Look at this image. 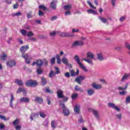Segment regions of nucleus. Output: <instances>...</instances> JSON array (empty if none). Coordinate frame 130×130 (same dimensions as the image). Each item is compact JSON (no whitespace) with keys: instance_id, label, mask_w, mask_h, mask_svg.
I'll return each mask as SVG.
<instances>
[{"instance_id":"f257e3e1","label":"nucleus","mask_w":130,"mask_h":130,"mask_svg":"<svg viewBox=\"0 0 130 130\" xmlns=\"http://www.w3.org/2000/svg\"><path fill=\"white\" fill-rule=\"evenodd\" d=\"M28 49H29V46L27 45H24L20 48V51L22 53V57L25 59L26 63L29 64L31 61V59H32V57L27 53L24 54L25 52L27 51Z\"/></svg>"},{"instance_id":"f03ea898","label":"nucleus","mask_w":130,"mask_h":130,"mask_svg":"<svg viewBox=\"0 0 130 130\" xmlns=\"http://www.w3.org/2000/svg\"><path fill=\"white\" fill-rule=\"evenodd\" d=\"M60 106L62 108L63 113L65 116L70 115V110L66 107L64 103H63L62 101H60Z\"/></svg>"},{"instance_id":"7ed1b4c3","label":"nucleus","mask_w":130,"mask_h":130,"mask_svg":"<svg viewBox=\"0 0 130 130\" xmlns=\"http://www.w3.org/2000/svg\"><path fill=\"white\" fill-rule=\"evenodd\" d=\"M74 59H75L77 63L78 64L79 67L83 70V71H84V72H88V69L86 68V67L84 66L82 62H81V61H80V58L79 57V56L78 55H75L74 57Z\"/></svg>"},{"instance_id":"20e7f679","label":"nucleus","mask_w":130,"mask_h":130,"mask_svg":"<svg viewBox=\"0 0 130 130\" xmlns=\"http://www.w3.org/2000/svg\"><path fill=\"white\" fill-rule=\"evenodd\" d=\"M26 85L27 87H35V86H37V82L33 80H29L26 83Z\"/></svg>"},{"instance_id":"39448f33","label":"nucleus","mask_w":130,"mask_h":130,"mask_svg":"<svg viewBox=\"0 0 130 130\" xmlns=\"http://www.w3.org/2000/svg\"><path fill=\"white\" fill-rule=\"evenodd\" d=\"M84 45V42L82 41H76L72 45V47H77V46H81Z\"/></svg>"},{"instance_id":"423d86ee","label":"nucleus","mask_w":130,"mask_h":130,"mask_svg":"<svg viewBox=\"0 0 130 130\" xmlns=\"http://www.w3.org/2000/svg\"><path fill=\"white\" fill-rule=\"evenodd\" d=\"M84 45V42L82 41H76L72 45V47H77V46H81Z\"/></svg>"},{"instance_id":"0eeeda50","label":"nucleus","mask_w":130,"mask_h":130,"mask_svg":"<svg viewBox=\"0 0 130 130\" xmlns=\"http://www.w3.org/2000/svg\"><path fill=\"white\" fill-rule=\"evenodd\" d=\"M108 107H110L111 108H112L113 109H115V110H116V111L119 112L120 111V109L116 106L115 104L111 103H109L108 104Z\"/></svg>"},{"instance_id":"6e6552de","label":"nucleus","mask_w":130,"mask_h":130,"mask_svg":"<svg viewBox=\"0 0 130 130\" xmlns=\"http://www.w3.org/2000/svg\"><path fill=\"white\" fill-rule=\"evenodd\" d=\"M91 112H92L96 119H97L98 120H99L100 118V116L99 115V112L96 110L91 109Z\"/></svg>"},{"instance_id":"1a4fd4ad","label":"nucleus","mask_w":130,"mask_h":130,"mask_svg":"<svg viewBox=\"0 0 130 130\" xmlns=\"http://www.w3.org/2000/svg\"><path fill=\"white\" fill-rule=\"evenodd\" d=\"M7 66L9 68H13L16 66V61L15 60H10L7 62Z\"/></svg>"},{"instance_id":"9d476101","label":"nucleus","mask_w":130,"mask_h":130,"mask_svg":"<svg viewBox=\"0 0 130 130\" xmlns=\"http://www.w3.org/2000/svg\"><path fill=\"white\" fill-rule=\"evenodd\" d=\"M35 64L37 65V67H39V68H41V67H42V65L43 64V62L42 60L38 59L36 62H34L32 64V66H34Z\"/></svg>"},{"instance_id":"9b49d317","label":"nucleus","mask_w":130,"mask_h":130,"mask_svg":"<svg viewBox=\"0 0 130 130\" xmlns=\"http://www.w3.org/2000/svg\"><path fill=\"white\" fill-rule=\"evenodd\" d=\"M60 35L62 37H74L75 36V35L71 32H62Z\"/></svg>"},{"instance_id":"f8f14e48","label":"nucleus","mask_w":130,"mask_h":130,"mask_svg":"<svg viewBox=\"0 0 130 130\" xmlns=\"http://www.w3.org/2000/svg\"><path fill=\"white\" fill-rule=\"evenodd\" d=\"M83 80H85L84 76H79L76 79L75 81L79 84V85H81V84H82L81 81H83Z\"/></svg>"},{"instance_id":"ddd939ff","label":"nucleus","mask_w":130,"mask_h":130,"mask_svg":"<svg viewBox=\"0 0 130 130\" xmlns=\"http://www.w3.org/2000/svg\"><path fill=\"white\" fill-rule=\"evenodd\" d=\"M20 101L22 103H29V101H30V99H29L28 98L23 97V98H20Z\"/></svg>"},{"instance_id":"4468645a","label":"nucleus","mask_w":130,"mask_h":130,"mask_svg":"<svg viewBox=\"0 0 130 130\" xmlns=\"http://www.w3.org/2000/svg\"><path fill=\"white\" fill-rule=\"evenodd\" d=\"M50 8L51 9V10H56V2L55 1H53L52 2H51Z\"/></svg>"},{"instance_id":"2eb2a0df","label":"nucleus","mask_w":130,"mask_h":130,"mask_svg":"<svg viewBox=\"0 0 130 130\" xmlns=\"http://www.w3.org/2000/svg\"><path fill=\"white\" fill-rule=\"evenodd\" d=\"M58 98H63V91L61 89H58L57 91Z\"/></svg>"},{"instance_id":"dca6fc26","label":"nucleus","mask_w":130,"mask_h":130,"mask_svg":"<svg viewBox=\"0 0 130 130\" xmlns=\"http://www.w3.org/2000/svg\"><path fill=\"white\" fill-rule=\"evenodd\" d=\"M91 86L94 89H95L96 90H99V89H101V88H102V86L101 85V84L92 83Z\"/></svg>"},{"instance_id":"f3484780","label":"nucleus","mask_w":130,"mask_h":130,"mask_svg":"<svg viewBox=\"0 0 130 130\" xmlns=\"http://www.w3.org/2000/svg\"><path fill=\"white\" fill-rule=\"evenodd\" d=\"M39 116V113H34L30 114V119L32 121L34 119V118H36V117H38Z\"/></svg>"},{"instance_id":"a211bd4d","label":"nucleus","mask_w":130,"mask_h":130,"mask_svg":"<svg viewBox=\"0 0 130 130\" xmlns=\"http://www.w3.org/2000/svg\"><path fill=\"white\" fill-rule=\"evenodd\" d=\"M87 92L88 96H92L95 93V90L92 88H89L87 90Z\"/></svg>"},{"instance_id":"6ab92c4d","label":"nucleus","mask_w":130,"mask_h":130,"mask_svg":"<svg viewBox=\"0 0 130 130\" xmlns=\"http://www.w3.org/2000/svg\"><path fill=\"white\" fill-rule=\"evenodd\" d=\"M87 56L88 58H90V59H94V54L91 51L87 52Z\"/></svg>"},{"instance_id":"aec40b11","label":"nucleus","mask_w":130,"mask_h":130,"mask_svg":"<svg viewBox=\"0 0 130 130\" xmlns=\"http://www.w3.org/2000/svg\"><path fill=\"white\" fill-rule=\"evenodd\" d=\"M61 61L64 63V64L69 66V60H68V58L66 57H63L61 58Z\"/></svg>"},{"instance_id":"412c9836","label":"nucleus","mask_w":130,"mask_h":130,"mask_svg":"<svg viewBox=\"0 0 130 130\" xmlns=\"http://www.w3.org/2000/svg\"><path fill=\"white\" fill-rule=\"evenodd\" d=\"M98 59L100 61H102L104 59V57H103V54L101 53H99L97 54Z\"/></svg>"},{"instance_id":"4be33fe9","label":"nucleus","mask_w":130,"mask_h":130,"mask_svg":"<svg viewBox=\"0 0 130 130\" xmlns=\"http://www.w3.org/2000/svg\"><path fill=\"white\" fill-rule=\"evenodd\" d=\"M14 94L13 93L11 94V99L10 102V106L11 108H14V106H13V102L14 101Z\"/></svg>"},{"instance_id":"5701e85b","label":"nucleus","mask_w":130,"mask_h":130,"mask_svg":"<svg viewBox=\"0 0 130 130\" xmlns=\"http://www.w3.org/2000/svg\"><path fill=\"white\" fill-rule=\"evenodd\" d=\"M81 109V107L80 105H75L74 107V112L76 113H79L80 112V110Z\"/></svg>"},{"instance_id":"b1692460","label":"nucleus","mask_w":130,"mask_h":130,"mask_svg":"<svg viewBox=\"0 0 130 130\" xmlns=\"http://www.w3.org/2000/svg\"><path fill=\"white\" fill-rule=\"evenodd\" d=\"M56 59L57 60V63L58 64H60L61 63V59H60V55L59 54H56Z\"/></svg>"},{"instance_id":"393cba45","label":"nucleus","mask_w":130,"mask_h":130,"mask_svg":"<svg viewBox=\"0 0 130 130\" xmlns=\"http://www.w3.org/2000/svg\"><path fill=\"white\" fill-rule=\"evenodd\" d=\"M21 92H23L24 95H25V94H26V93H27V91L26 90V89H25L24 88L20 87L18 89L17 93H21Z\"/></svg>"},{"instance_id":"a878e982","label":"nucleus","mask_w":130,"mask_h":130,"mask_svg":"<svg viewBox=\"0 0 130 130\" xmlns=\"http://www.w3.org/2000/svg\"><path fill=\"white\" fill-rule=\"evenodd\" d=\"M129 76V74H125L121 79V81L124 82V81H126V80H127V78H128Z\"/></svg>"},{"instance_id":"bb28decb","label":"nucleus","mask_w":130,"mask_h":130,"mask_svg":"<svg viewBox=\"0 0 130 130\" xmlns=\"http://www.w3.org/2000/svg\"><path fill=\"white\" fill-rule=\"evenodd\" d=\"M15 83L18 85V86H23V81L20 79H16L15 80Z\"/></svg>"},{"instance_id":"cd10ccee","label":"nucleus","mask_w":130,"mask_h":130,"mask_svg":"<svg viewBox=\"0 0 130 130\" xmlns=\"http://www.w3.org/2000/svg\"><path fill=\"white\" fill-rule=\"evenodd\" d=\"M47 83V81H46V79L44 77L41 78V85L42 86H45L46 85V83Z\"/></svg>"},{"instance_id":"c85d7f7f","label":"nucleus","mask_w":130,"mask_h":130,"mask_svg":"<svg viewBox=\"0 0 130 130\" xmlns=\"http://www.w3.org/2000/svg\"><path fill=\"white\" fill-rule=\"evenodd\" d=\"M7 57L8 56L7 55V54L3 53V54L0 56V58L1 60L4 61V60H6V59H7Z\"/></svg>"},{"instance_id":"c756f323","label":"nucleus","mask_w":130,"mask_h":130,"mask_svg":"<svg viewBox=\"0 0 130 130\" xmlns=\"http://www.w3.org/2000/svg\"><path fill=\"white\" fill-rule=\"evenodd\" d=\"M39 115H40V117H42V118H45V117H46V114H45V113L43 111H40L39 112Z\"/></svg>"},{"instance_id":"7c9ffc66","label":"nucleus","mask_w":130,"mask_h":130,"mask_svg":"<svg viewBox=\"0 0 130 130\" xmlns=\"http://www.w3.org/2000/svg\"><path fill=\"white\" fill-rule=\"evenodd\" d=\"M82 60H84L87 63H89V64H91V66H93V61L91 60L90 59H86L85 58H82Z\"/></svg>"},{"instance_id":"2f4dec72","label":"nucleus","mask_w":130,"mask_h":130,"mask_svg":"<svg viewBox=\"0 0 130 130\" xmlns=\"http://www.w3.org/2000/svg\"><path fill=\"white\" fill-rule=\"evenodd\" d=\"M63 9L66 11H70L71 10H72V6L70 5H65L63 7Z\"/></svg>"},{"instance_id":"473e14b6","label":"nucleus","mask_w":130,"mask_h":130,"mask_svg":"<svg viewBox=\"0 0 130 130\" xmlns=\"http://www.w3.org/2000/svg\"><path fill=\"white\" fill-rule=\"evenodd\" d=\"M87 13H88V14H92V15H96L97 14V11H94L91 9H88L87 10Z\"/></svg>"},{"instance_id":"72a5a7b5","label":"nucleus","mask_w":130,"mask_h":130,"mask_svg":"<svg viewBox=\"0 0 130 130\" xmlns=\"http://www.w3.org/2000/svg\"><path fill=\"white\" fill-rule=\"evenodd\" d=\"M56 75V73H55V72H53V71L51 70L50 74L49 75V77L50 78H53V77H54V76H55Z\"/></svg>"},{"instance_id":"f704fd0d","label":"nucleus","mask_w":130,"mask_h":130,"mask_svg":"<svg viewBox=\"0 0 130 130\" xmlns=\"http://www.w3.org/2000/svg\"><path fill=\"white\" fill-rule=\"evenodd\" d=\"M38 75H41L43 73V70L41 69V68H39L37 69L36 71Z\"/></svg>"},{"instance_id":"c9c22d12","label":"nucleus","mask_w":130,"mask_h":130,"mask_svg":"<svg viewBox=\"0 0 130 130\" xmlns=\"http://www.w3.org/2000/svg\"><path fill=\"white\" fill-rule=\"evenodd\" d=\"M99 19L100 20V21H101V22H102L103 23H106V22H107V19H106V18H103L101 16H99Z\"/></svg>"},{"instance_id":"e433bc0d","label":"nucleus","mask_w":130,"mask_h":130,"mask_svg":"<svg viewBox=\"0 0 130 130\" xmlns=\"http://www.w3.org/2000/svg\"><path fill=\"white\" fill-rule=\"evenodd\" d=\"M115 116L117 119H118L119 120H121V118L122 117V115L121 114H116L115 115Z\"/></svg>"},{"instance_id":"4c0bfd02","label":"nucleus","mask_w":130,"mask_h":130,"mask_svg":"<svg viewBox=\"0 0 130 130\" xmlns=\"http://www.w3.org/2000/svg\"><path fill=\"white\" fill-rule=\"evenodd\" d=\"M35 101L36 102H38V103H42V101H43V100L41 98L39 97H36Z\"/></svg>"},{"instance_id":"58836bf2","label":"nucleus","mask_w":130,"mask_h":130,"mask_svg":"<svg viewBox=\"0 0 130 130\" xmlns=\"http://www.w3.org/2000/svg\"><path fill=\"white\" fill-rule=\"evenodd\" d=\"M12 15L13 17H19V16H22V13L18 12L16 13H12Z\"/></svg>"},{"instance_id":"ea45409f","label":"nucleus","mask_w":130,"mask_h":130,"mask_svg":"<svg viewBox=\"0 0 130 130\" xmlns=\"http://www.w3.org/2000/svg\"><path fill=\"white\" fill-rule=\"evenodd\" d=\"M55 124H56V121L53 120L51 121V125L52 128H55L56 127Z\"/></svg>"},{"instance_id":"a19ab883","label":"nucleus","mask_w":130,"mask_h":130,"mask_svg":"<svg viewBox=\"0 0 130 130\" xmlns=\"http://www.w3.org/2000/svg\"><path fill=\"white\" fill-rule=\"evenodd\" d=\"M75 89L76 91H80V92H83V90H82V88L78 85L75 86Z\"/></svg>"},{"instance_id":"79ce46f5","label":"nucleus","mask_w":130,"mask_h":130,"mask_svg":"<svg viewBox=\"0 0 130 130\" xmlns=\"http://www.w3.org/2000/svg\"><path fill=\"white\" fill-rule=\"evenodd\" d=\"M56 34H57V32L55 31H53L50 32V36H51V37H54V36H55Z\"/></svg>"},{"instance_id":"37998d69","label":"nucleus","mask_w":130,"mask_h":130,"mask_svg":"<svg viewBox=\"0 0 130 130\" xmlns=\"http://www.w3.org/2000/svg\"><path fill=\"white\" fill-rule=\"evenodd\" d=\"M20 33L23 36H26V35H27V31L25 30V29L20 30Z\"/></svg>"},{"instance_id":"c03bdc74","label":"nucleus","mask_w":130,"mask_h":130,"mask_svg":"<svg viewBox=\"0 0 130 130\" xmlns=\"http://www.w3.org/2000/svg\"><path fill=\"white\" fill-rule=\"evenodd\" d=\"M39 8L41 10H43V11H46V10H47V8L44 5H40L39 6Z\"/></svg>"},{"instance_id":"a18cd8bd","label":"nucleus","mask_w":130,"mask_h":130,"mask_svg":"<svg viewBox=\"0 0 130 130\" xmlns=\"http://www.w3.org/2000/svg\"><path fill=\"white\" fill-rule=\"evenodd\" d=\"M87 4H88V5L90 6V8H91L92 9H94V10H95L96 7L93 6V5H92V3H91V2H90V1H87Z\"/></svg>"},{"instance_id":"49530a36","label":"nucleus","mask_w":130,"mask_h":130,"mask_svg":"<svg viewBox=\"0 0 130 130\" xmlns=\"http://www.w3.org/2000/svg\"><path fill=\"white\" fill-rule=\"evenodd\" d=\"M125 19H126V17L121 16L119 18V21H120V22H123L124 21V20H125Z\"/></svg>"},{"instance_id":"de8ad7c7","label":"nucleus","mask_w":130,"mask_h":130,"mask_svg":"<svg viewBox=\"0 0 130 130\" xmlns=\"http://www.w3.org/2000/svg\"><path fill=\"white\" fill-rule=\"evenodd\" d=\"M27 36H28V37H31V36H34V34H33L32 31H29L27 33Z\"/></svg>"},{"instance_id":"09e8293b","label":"nucleus","mask_w":130,"mask_h":130,"mask_svg":"<svg viewBox=\"0 0 130 130\" xmlns=\"http://www.w3.org/2000/svg\"><path fill=\"white\" fill-rule=\"evenodd\" d=\"M55 69L56 70V72H55L56 75H58V74L60 73V71H59V69H58V67H55Z\"/></svg>"},{"instance_id":"8fccbe9b","label":"nucleus","mask_w":130,"mask_h":130,"mask_svg":"<svg viewBox=\"0 0 130 130\" xmlns=\"http://www.w3.org/2000/svg\"><path fill=\"white\" fill-rule=\"evenodd\" d=\"M55 63V57H53L51 59V64H54Z\"/></svg>"},{"instance_id":"3c124183","label":"nucleus","mask_w":130,"mask_h":130,"mask_svg":"<svg viewBox=\"0 0 130 130\" xmlns=\"http://www.w3.org/2000/svg\"><path fill=\"white\" fill-rule=\"evenodd\" d=\"M19 124V119H16L15 121L13 122V124L14 125H16V124Z\"/></svg>"},{"instance_id":"603ef678","label":"nucleus","mask_w":130,"mask_h":130,"mask_svg":"<svg viewBox=\"0 0 130 130\" xmlns=\"http://www.w3.org/2000/svg\"><path fill=\"white\" fill-rule=\"evenodd\" d=\"M43 64H44V66L45 67H46V66H47V64H48V61H47V60H43Z\"/></svg>"},{"instance_id":"864d4df0","label":"nucleus","mask_w":130,"mask_h":130,"mask_svg":"<svg viewBox=\"0 0 130 130\" xmlns=\"http://www.w3.org/2000/svg\"><path fill=\"white\" fill-rule=\"evenodd\" d=\"M77 97H78V94H77V93L72 94V99H76V98H77Z\"/></svg>"},{"instance_id":"5fc2aeb1","label":"nucleus","mask_w":130,"mask_h":130,"mask_svg":"<svg viewBox=\"0 0 130 130\" xmlns=\"http://www.w3.org/2000/svg\"><path fill=\"white\" fill-rule=\"evenodd\" d=\"M39 16H40V17H42V16H44V13H43V12L41 11V10H39Z\"/></svg>"},{"instance_id":"6e6d98bb","label":"nucleus","mask_w":130,"mask_h":130,"mask_svg":"<svg viewBox=\"0 0 130 130\" xmlns=\"http://www.w3.org/2000/svg\"><path fill=\"white\" fill-rule=\"evenodd\" d=\"M71 15V11L67 10L65 12V16H70Z\"/></svg>"},{"instance_id":"4d7b16f0","label":"nucleus","mask_w":130,"mask_h":130,"mask_svg":"<svg viewBox=\"0 0 130 130\" xmlns=\"http://www.w3.org/2000/svg\"><path fill=\"white\" fill-rule=\"evenodd\" d=\"M28 19H30V18H32V11H30L27 14Z\"/></svg>"},{"instance_id":"13d9d810","label":"nucleus","mask_w":130,"mask_h":130,"mask_svg":"<svg viewBox=\"0 0 130 130\" xmlns=\"http://www.w3.org/2000/svg\"><path fill=\"white\" fill-rule=\"evenodd\" d=\"M116 2V0H111V4H112V6H113V7H115Z\"/></svg>"},{"instance_id":"bf43d9fd","label":"nucleus","mask_w":130,"mask_h":130,"mask_svg":"<svg viewBox=\"0 0 130 130\" xmlns=\"http://www.w3.org/2000/svg\"><path fill=\"white\" fill-rule=\"evenodd\" d=\"M127 88V85H126L125 87L124 88L122 87H119L118 89L119 90H125Z\"/></svg>"},{"instance_id":"052dcab7","label":"nucleus","mask_w":130,"mask_h":130,"mask_svg":"<svg viewBox=\"0 0 130 130\" xmlns=\"http://www.w3.org/2000/svg\"><path fill=\"white\" fill-rule=\"evenodd\" d=\"M21 128V125H17L15 126V129L16 130H19Z\"/></svg>"},{"instance_id":"680f3d73","label":"nucleus","mask_w":130,"mask_h":130,"mask_svg":"<svg viewBox=\"0 0 130 130\" xmlns=\"http://www.w3.org/2000/svg\"><path fill=\"white\" fill-rule=\"evenodd\" d=\"M64 76L66 77V78H70L71 75H70V73H69V72H66L64 74Z\"/></svg>"},{"instance_id":"e2e57ef3","label":"nucleus","mask_w":130,"mask_h":130,"mask_svg":"<svg viewBox=\"0 0 130 130\" xmlns=\"http://www.w3.org/2000/svg\"><path fill=\"white\" fill-rule=\"evenodd\" d=\"M0 129H5V125L4 124H0Z\"/></svg>"},{"instance_id":"0e129e2a","label":"nucleus","mask_w":130,"mask_h":130,"mask_svg":"<svg viewBox=\"0 0 130 130\" xmlns=\"http://www.w3.org/2000/svg\"><path fill=\"white\" fill-rule=\"evenodd\" d=\"M75 75H76V73H75V72L74 71H71V77H75Z\"/></svg>"},{"instance_id":"69168bd1","label":"nucleus","mask_w":130,"mask_h":130,"mask_svg":"<svg viewBox=\"0 0 130 130\" xmlns=\"http://www.w3.org/2000/svg\"><path fill=\"white\" fill-rule=\"evenodd\" d=\"M43 125L45 126H47V125H48V121L47 120L45 121L43 123Z\"/></svg>"},{"instance_id":"338daca9","label":"nucleus","mask_w":130,"mask_h":130,"mask_svg":"<svg viewBox=\"0 0 130 130\" xmlns=\"http://www.w3.org/2000/svg\"><path fill=\"white\" fill-rule=\"evenodd\" d=\"M0 118L1 119H2L3 120H7V119L6 118V117L2 115H0Z\"/></svg>"},{"instance_id":"774afa93","label":"nucleus","mask_w":130,"mask_h":130,"mask_svg":"<svg viewBox=\"0 0 130 130\" xmlns=\"http://www.w3.org/2000/svg\"><path fill=\"white\" fill-rule=\"evenodd\" d=\"M130 102V96H128L126 99V103H129Z\"/></svg>"}]
</instances>
